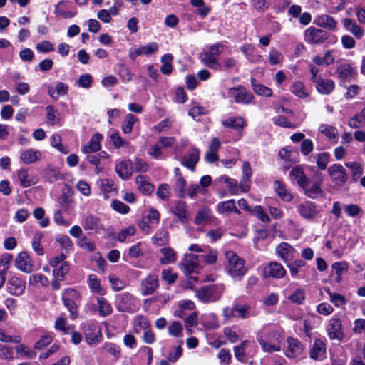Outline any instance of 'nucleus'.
Here are the masks:
<instances>
[{"mask_svg": "<svg viewBox=\"0 0 365 365\" xmlns=\"http://www.w3.org/2000/svg\"><path fill=\"white\" fill-rule=\"evenodd\" d=\"M282 329L275 324H268L257 334V340L264 352L279 351L281 349Z\"/></svg>", "mask_w": 365, "mask_h": 365, "instance_id": "obj_1", "label": "nucleus"}, {"mask_svg": "<svg viewBox=\"0 0 365 365\" xmlns=\"http://www.w3.org/2000/svg\"><path fill=\"white\" fill-rule=\"evenodd\" d=\"M225 269L230 277L238 280L242 279L247 270L245 260L232 250L225 252Z\"/></svg>", "mask_w": 365, "mask_h": 365, "instance_id": "obj_2", "label": "nucleus"}, {"mask_svg": "<svg viewBox=\"0 0 365 365\" xmlns=\"http://www.w3.org/2000/svg\"><path fill=\"white\" fill-rule=\"evenodd\" d=\"M61 299L64 307L68 309L71 319L78 317V307L82 296L80 292L73 288H68L63 291Z\"/></svg>", "mask_w": 365, "mask_h": 365, "instance_id": "obj_3", "label": "nucleus"}, {"mask_svg": "<svg viewBox=\"0 0 365 365\" xmlns=\"http://www.w3.org/2000/svg\"><path fill=\"white\" fill-rule=\"evenodd\" d=\"M224 292L221 284L203 286L196 290L197 297L202 302H213L220 299Z\"/></svg>", "mask_w": 365, "mask_h": 365, "instance_id": "obj_4", "label": "nucleus"}, {"mask_svg": "<svg viewBox=\"0 0 365 365\" xmlns=\"http://www.w3.org/2000/svg\"><path fill=\"white\" fill-rule=\"evenodd\" d=\"M223 46L217 43L209 46L208 51L200 54L202 62L215 70H222V65L217 61V56L222 53Z\"/></svg>", "mask_w": 365, "mask_h": 365, "instance_id": "obj_5", "label": "nucleus"}, {"mask_svg": "<svg viewBox=\"0 0 365 365\" xmlns=\"http://www.w3.org/2000/svg\"><path fill=\"white\" fill-rule=\"evenodd\" d=\"M160 217V212L156 209L150 207L143 214L138 226L144 233L149 234L158 225Z\"/></svg>", "mask_w": 365, "mask_h": 365, "instance_id": "obj_6", "label": "nucleus"}, {"mask_svg": "<svg viewBox=\"0 0 365 365\" xmlns=\"http://www.w3.org/2000/svg\"><path fill=\"white\" fill-rule=\"evenodd\" d=\"M85 341L91 346H96L102 341L103 335L101 328L93 322L85 323L81 325Z\"/></svg>", "mask_w": 365, "mask_h": 365, "instance_id": "obj_7", "label": "nucleus"}, {"mask_svg": "<svg viewBox=\"0 0 365 365\" xmlns=\"http://www.w3.org/2000/svg\"><path fill=\"white\" fill-rule=\"evenodd\" d=\"M138 299L129 292L118 294L115 299V306L119 312H134L138 307Z\"/></svg>", "mask_w": 365, "mask_h": 365, "instance_id": "obj_8", "label": "nucleus"}, {"mask_svg": "<svg viewBox=\"0 0 365 365\" xmlns=\"http://www.w3.org/2000/svg\"><path fill=\"white\" fill-rule=\"evenodd\" d=\"M297 210L301 217L310 222L316 221L319 217L321 212L315 202L308 200L299 203L297 206Z\"/></svg>", "mask_w": 365, "mask_h": 365, "instance_id": "obj_9", "label": "nucleus"}, {"mask_svg": "<svg viewBox=\"0 0 365 365\" xmlns=\"http://www.w3.org/2000/svg\"><path fill=\"white\" fill-rule=\"evenodd\" d=\"M326 331L329 339L341 341L344 333L341 319L336 316H333L329 319L326 327Z\"/></svg>", "mask_w": 365, "mask_h": 365, "instance_id": "obj_10", "label": "nucleus"}, {"mask_svg": "<svg viewBox=\"0 0 365 365\" xmlns=\"http://www.w3.org/2000/svg\"><path fill=\"white\" fill-rule=\"evenodd\" d=\"M178 266L186 276L192 277L193 274L197 272L199 267L198 256L192 253H186Z\"/></svg>", "mask_w": 365, "mask_h": 365, "instance_id": "obj_11", "label": "nucleus"}, {"mask_svg": "<svg viewBox=\"0 0 365 365\" xmlns=\"http://www.w3.org/2000/svg\"><path fill=\"white\" fill-rule=\"evenodd\" d=\"M329 38L327 31L309 26L304 32V39L307 43L312 45H319L324 43Z\"/></svg>", "mask_w": 365, "mask_h": 365, "instance_id": "obj_12", "label": "nucleus"}, {"mask_svg": "<svg viewBox=\"0 0 365 365\" xmlns=\"http://www.w3.org/2000/svg\"><path fill=\"white\" fill-rule=\"evenodd\" d=\"M227 97L233 99L235 103L249 104L251 103L254 96L242 86L230 88L227 91Z\"/></svg>", "mask_w": 365, "mask_h": 365, "instance_id": "obj_13", "label": "nucleus"}, {"mask_svg": "<svg viewBox=\"0 0 365 365\" xmlns=\"http://www.w3.org/2000/svg\"><path fill=\"white\" fill-rule=\"evenodd\" d=\"M327 173L331 180L337 186H342L347 181L346 170L341 164L331 165L328 168Z\"/></svg>", "mask_w": 365, "mask_h": 365, "instance_id": "obj_14", "label": "nucleus"}, {"mask_svg": "<svg viewBox=\"0 0 365 365\" xmlns=\"http://www.w3.org/2000/svg\"><path fill=\"white\" fill-rule=\"evenodd\" d=\"M304 195L310 199H317L323 195L322 173L318 175V180L312 182H307L302 188Z\"/></svg>", "mask_w": 365, "mask_h": 365, "instance_id": "obj_15", "label": "nucleus"}, {"mask_svg": "<svg viewBox=\"0 0 365 365\" xmlns=\"http://www.w3.org/2000/svg\"><path fill=\"white\" fill-rule=\"evenodd\" d=\"M81 225L83 229L89 233H98L104 230L100 217L92 214L85 216Z\"/></svg>", "mask_w": 365, "mask_h": 365, "instance_id": "obj_16", "label": "nucleus"}, {"mask_svg": "<svg viewBox=\"0 0 365 365\" xmlns=\"http://www.w3.org/2000/svg\"><path fill=\"white\" fill-rule=\"evenodd\" d=\"M310 358L315 361H322L327 356L326 344L320 339H315L309 349Z\"/></svg>", "mask_w": 365, "mask_h": 365, "instance_id": "obj_17", "label": "nucleus"}, {"mask_svg": "<svg viewBox=\"0 0 365 365\" xmlns=\"http://www.w3.org/2000/svg\"><path fill=\"white\" fill-rule=\"evenodd\" d=\"M16 267L26 273H31L34 269L33 262L26 252H20L15 259Z\"/></svg>", "mask_w": 365, "mask_h": 365, "instance_id": "obj_18", "label": "nucleus"}, {"mask_svg": "<svg viewBox=\"0 0 365 365\" xmlns=\"http://www.w3.org/2000/svg\"><path fill=\"white\" fill-rule=\"evenodd\" d=\"M287 343L284 354L287 357L296 358L302 354L303 345L298 339L290 337L287 339Z\"/></svg>", "mask_w": 365, "mask_h": 365, "instance_id": "obj_19", "label": "nucleus"}, {"mask_svg": "<svg viewBox=\"0 0 365 365\" xmlns=\"http://www.w3.org/2000/svg\"><path fill=\"white\" fill-rule=\"evenodd\" d=\"M26 282L17 277H11L7 282V291L12 295L20 296L25 290Z\"/></svg>", "mask_w": 365, "mask_h": 365, "instance_id": "obj_20", "label": "nucleus"}, {"mask_svg": "<svg viewBox=\"0 0 365 365\" xmlns=\"http://www.w3.org/2000/svg\"><path fill=\"white\" fill-rule=\"evenodd\" d=\"M276 252L286 264L293 260L296 250L289 244L282 242L276 247Z\"/></svg>", "mask_w": 365, "mask_h": 365, "instance_id": "obj_21", "label": "nucleus"}, {"mask_svg": "<svg viewBox=\"0 0 365 365\" xmlns=\"http://www.w3.org/2000/svg\"><path fill=\"white\" fill-rule=\"evenodd\" d=\"M158 287V276L155 274H150L141 282V293L143 296L152 294Z\"/></svg>", "mask_w": 365, "mask_h": 365, "instance_id": "obj_22", "label": "nucleus"}, {"mask_svg": "<svg viewBox=\"0 0 365 365\" xmlns=\"http://www.w3.org/2000/svg\"><path fill=\"white\" fill-rule=\"evenodd\" d=\"M264 275L274 279H281L285 276L287 271L283 266L277 262H270L264 270Z\"/></svg>", "mask_w": 365, "mask_h": 365, "instance_id": "obj_23", "label": "nucleus"}, {"mask_svg": "<svg viewBox=\"0 0 365 365\" xmlns=\"http://www.w3.org/2000/svg\"><path fill=\"white\" fill-rule=\"evenodd\" d=\"M200 150L196 148L190 149L182 160V165L194 171L200 159Z\"/></svg>", "mask_w": 365, "mask_h": 365, "instance_id": "obj_24", "label": "nucleus"}, {"mask_svg": "<svg viewBox=\"0 0 365 365\" xmlns=\"http://www.w3.org/2000/svg\"><path fill=\"white\" fill-rule=\"evenodd\" d=\"M242 176L240 182L241 192H247L250 190V178L252 175V170L249 162L245 161L242 166Z\"/></svg>", "mask_w": 365, "mask_h": 365, "instance_id": "obj_25", "label": "nucleus"}, {"mask_svg": "<svg viewBox=\"0 0 365 365\" xmlns=\"http://www.w3.org/2000/svg\"><path fill=\"white\" fill-rule=\"evenodd\" d=\"M314 24L327 30L334 31L337 27V21L331 16L321 14L314 19Z\"/></svg>", "mask_w": 365, "mask_h": 365, "instance_id": "obj_26", "label": "nucleus"}, {"mask_svg": "<svg viewBox=\"0 0 365 365\" xmlns=\"http://www.w3.org/2000/svg\"><path fill=\"white\" fill-rule=\"evenodd\" d=\"M19 184L23 187H29L37 183V178L29 173L28 169H19L16 172Z\"/></svg>", "mask_w": 365, "mask_h": 365, "instance_id": "obj_27", "label": "nucleus"}, {"mask_svg": "<svg viewBox=\"0 0 365 365\" xmlns=\"http://www.w3.org/2000/svg\"><path fill=\"white\" fill-rule=\"evenodd\" d=\"M133 165L130 160H122L115 165V170L118 176L123 179H128L133 173Z\"/></svg>", "mask_w": 365, "mask_h": 365, "instance_id": "obj_28", "label": "nucleus"}, {"mask_svg": "<svg viewBox=\"0 0 365 365\" xmlns=\"http://www.w3.org/2000/svg\"><path fill=\"white\" fill-rule=\"evenodd\" d=\"M96 184L106 198L109 197L110 195L116 192V186L111 179H100L96 182Z\"/></svg>", "mask_w": 365, "mask_h": 365, "instance_id": "obj_29", "label": "nucleus"}, {"mask_svg": "<svg viewBox=\"0 0 365 365\" xmlns=\"http://www.w3.org/2000/svg\"><path fill=\"white\" fill-rule=\"evenodd\" d=\"M103 136L100 133H96L92 135L89 142H88L83 148V152L86 154L96 153L101 149V141Z\"/></svg>", "mask_w": 365, "mask_h": 365, "instance_id": "obj_30", "label": "nucleus"}, {"mask_svg": "<svg viewBox=\"0 0 365 365\" xmlns=\"http://www.w3.org/2000/svg\"><path fill=\"white\" fill-rule=\"evenodd\" d=\"M317 91L323 95L330 94L335 88V83L333 80L321 78L314 83Z\"/></svg>", "mask_w": 365, "mask_h": 365, "instance_id": "obj_31", "label": "nucleus"}, {"mask_svg": "<svg viewBox=\"0 0 365 365\" xmlns=\"http://www.w3.org/2000/svg\"><path fill=\"white\" fill-rule=\"evenodd\" d=\"M175 181L174 184V190L179 197H185L186 192L185 187L186 186V180L182 175L180 169L176 168L174 170Z\"/></svg>", "mask_w": 365, "mask_h": 365, "instance_id": "obj_32", "label": "nucleus"}, {"mask_svg": "<svg viewBox=\"0 0 365 365\" xmlns=\"http://www.w3.org/2000/svg\"><path fill=\"white\" fill-rule=\"evenodd\" d=\"M342 22L345 29L351 32L357 39L363 37L364 30L354 20L346 18Z\"/></svg>", "mask_w": 365, "mask_h": 365, "instance_id": "obj_33", "label": "nucleus"}, {"mask_svg": "<svg viewBox=\"0 0 365 365\" xmlns=\"http://www.w3.org/2000/svg\"><path fill=\"white\" fill-rule=\"evenodd\" d=\"M234 310L235 311L236 318L245 319L255 316V313L247 304H234Z\"/></svg>", "mask_w": 365, "mask_h": 365, "instance_id": "obj_34", "label": "nucleus"}, {"mask_svg": "<svg viewBox=\"0 0 365 365\" xmlns=\"http://www.w3.org/2000/svg\"><path fill=\"white\" fill-rule=\"evenodd\" d=\"M41 157V153L38 150L29 148L21 153L20 160L24 164H32L38 161Z\"/></svg>", "mask_w": 365, "mask_h": 365, "instance_id": "obj_35", "label": "nucleus"}, {"mask_svg": "<svg viewBox=\"0 0 365 365\" xmlns=\"http://www.w3.org/2000/svg\"><path fill=\"white\" fill-rule=\"evenodd\" d=\"M290 176L297 182V185L302 188L310 180L307 177L302 167L296 166L290 172Z\"/></svg>", "mask_w": 365, "mask_h": 365, "instance_id": "obj_36", "label": "nucleus"}, {"mask_svg": "<svg viewBox=\"0 0 365 365\" xmlns=\"http://www.w3.org/2000/svg\"><path fill=\"white\" fill-rule=\"evenodd\" d=\"M88 287L92 293L103 296L106 294V289L101 286V280L95 274H90L87 281Z\"/></svg>", "mask_w": 365, "mask_h": 365, "instance_id": "obj_37", "label": "nucleus"}, {"mask_svg": "<svg viewBox=\"0 0 365 365\" xmlns=\"http://www.w3.org/2000/svg\"><path fill=\"white\" fill-rule=\"evenodd\" d=\"M135 182L138 185V189L142 193L150 195L154 190V186L150 182L147 176L140 175L136 177Z\"/></svg>", "mask_w": 365, "mask_h": 365, "instance_id": "obj_38", "label": "nucleus"}, {"mask_svg": "<svg viewBox=\"0 0 365 365\" xmlns=\"http://www.w3.org/2000/svg\"><path fill=\"white\" fill-rule=\"evenodd\" d=\"M222 124L225 128H232L235 130H242L247 125L245 120L240 116L230 117L222 120Z\"/></svg>", "mask_w": 365, "mask_h": 365, "instance_id": "obj_39", "label": "nucleus"}, {"mask_svg": "<svg viewBox=\"0 0 365 365\" xmlns=\"http://www.w3.org/2000/svg\"><path fill=\"white\" fill-rule=\"evenodd\" d=\"M171 210L181 222L187 220V206L185 202L177 201L172 207Z\"/></svg>", "mask_w": 365, "mask_h": 365, "instance_id": "obj_40", "label": "nucleus"}, {"mask_svg": "<svg viewBox=\"0 0 365 365\" xmlns=\"http://www.w3.org/2000/svg\"><path fill=\"white\" fill-rule=\"evenodd\" d=\"M13 256L10 253H4L0 257V277L1 282L0 283V287L3 286L5 282V274L7 270L9 269Z\"/></svg>", "mask_w": 365, "mask_h": 365, "instance_id": "obj_41", "label": "nucleus"}, {"mask_svg": "<svg viewBox=\"0 0 365 365\" xmlns=\"http://www.w3.org/2000/svg\"><path fill=\"white\" fill-rule=\"evenodd\" d=\"M96 302L98 304V313L99 316L106 317L110 315L113 313V307L111 304L106 298L98 297L96 298Z\"/></svg>", "mask_w": 365, "mask_h": 365, "instance_id": "obj_42", "label": "nucleus"}, {"mask_svg": "<svg viewBox=\"0 0 365 365\" xmlns=\"http://www.w3.org/2000/svg\"><path fill=\"white\" fill-rule=\"evenodd\" d=\"M163 257L160 259V262L162 264H169L176 262L177 252L170 247H166L160 249V250Z\"/></svg>", "mask_w": 365, "mask_h": 365, "instance_id": "obj_43", "label": "nucleus"}, {"mask_svg": "<svg viewBox=\"0 0 365 365\" xmlns=\"http://www.w3.org/2000/svg\"><path fill=\"white\" fill-rule=\"evenodd\" d=\"M290 91L297 97L305 98L309 96V91L305 85L299 81H296L290 86Z\"/></svg>", "mask_w": 365, "mask_h": 365, "instance_id": "obj_44", "label": "nucleus"}, {"mask_svg": "<svg viewBox=\"0 0 365 365\" xmlns=\"http://www.w3.org/2000/svg\"><path fill=\"white\" fill-rule=\"evenodd\" d=\"M70 4L65 1H61L56 6L57 15H61L65 19L73 17L76 14V11L70 9Z\"/></svg>", "mask_w": 365, "mask_h": 365, "instance_id": "obj_45", "label": "nucleus"}, {"mask_svg": "<svg viewBox=\"0 0 365 365\" xmlns=\"http://www.w3.org/2000/svg\"><path fill=\"white\" fill-rule=\"evenodd\" d=\"M212 217L211 210L207 207H203L197 212L194 222L197 225H203L209 222Z\"/></svg>", "mask_w": 365, "mask_h": 365, "instance_id": "obj_46", "label": "nucleus"}, {"mask_svg": "<svg viewBox=\"0 0 365 365\" xmlns=\"http://www.w3.org/2000/svg\"><path fill=\"white\" fill-rule=\"evenodd\" d=\"M201 323L206 329H216L219 327L218 318L213 313L204 314L202 317Z\"/></svg>", "mask_w": 365, "mask_h": 365, "instance_id": "obj_47", "label": "nucleus"}, {"mask_svg": "<svg viewBox=\"0 0 365 365\" xmlns=\"http://www.w3.org/2000/svg\"><path fill=\"white\" fill-rule=\"evenodd\" d=\"M133 329L135 333L139 334L142 331H145L150 329V324L147 317L138 315L133 319Z\"/></svg>", "mask_w": 365, "mask_h": 365, "instance_id": "obj_48", "label": "nucleus"}, {"mask_svg": "<svg viewBox=\"0 0 365 365\" xmlns=\"http://www.w3.org/2000/svg\"><path fill=\"white\" fill-rule=\"evenodd\" d=\"M99 349L111 355L115 361L118 360L121 355L120 347L112 342L104 343Z\"/></svg>", "mask_w": 365, "mask_h": 365, "instance_id": "obj_49", "label": "nucleus"}, {"mask_svg": "<svg viewBox=\"0 0 365 365\" xmlns=\"http://www.w3.org/2000/svg\"><path fill=\"white\" fill-rule=\"evenodd\" d=\"M68 91V86L64 83L58 82L55 88L49 86L48 94L53 99H58L61 96H65Z\"/></svg>", "mask_w": 365, "mask_h": 365, "instance_id": "obj_50", "label": "nucleus"}, {"mask_svg": "<svg viewBox=\"0 0 365 365\" xmlns=\"http://www.w3.org/2000/svg\"><path fill=\"white\" fill-rule=\"evenodd\" d=\"M250 82L252 89L256 94L265 97H271L273 95V92L271 88L258 83L255 78H252Z\"/></svg>", "mask_w": 365, "mask_h": 365, "instance_id": "obj_51", "label": "nucleus"}, {"mask_svg": "<svg viewBox=\"0 0 365 365\" xmlns=\"http://www.w3.org/2000/svg\"><path fill=\"white\" fill-rule=\"evenodd\" d=\"M195 308V304L190 299L182 300L178 303V309L174 312V316L178 318H184L185 310H193Z\"/></svg>", "mask_w": 365, "mask_h": 365, "instance_id": "obj_52", "label": "nucleus"}, {"mask_svg": "<svg viewBox=\"0 0 365 365\" xmlns=\"http://www.w3.org/2000/svg\"><path fill=\"white\" fill-rule=\"evenodd\" d=\"M250 344L251 342L250 341L245 340L240 345L234 347L235 356L238 361L242 362H245L247 361L245 351Z\"/></svg>", "mask_w": 365, "mask_h": 365, "instance_id": "obj_53", "label": "nucleus"}, {"mask_svg": "<svg viewBox=\"0 0 365 365\" xmlns=\"http://www.w3.org/2000/svg\"><path fill=\"white\" fill-rule=\"evenodd\" d=\"M191 4L197 8L198 15L204 19L211 12V7L206 4L203 0H190Z\"/></svg>", "mask_w": 365, "mask_h": 365, "instance_id": "obj_54", "label": "nucleus"}, {"mask_svg": "<svg viewBox=\"0 0 365 365\" xmlns=\"http://www.w3.org/2000/svg\"><path fill=\"white\" fill-rule=\"evenodd\" d=\"M274 190L278 196L284 201L290 202L293 197L292 194L286 189L284 185L280 181H275Z\"/></svg>", "mask_w": 365, "mask_h": 365, "instance_id": "obj_55", "label": "nucleus"}, {"mask_svg": "<svg viewBox=\"0 0 365 365\" xmlns=\"http://www.w3.org/2000/svg\"><path fill=\"white\" fill-rule=\"evenodd\" d=\"M217 209L219 212L225 213L230 212H234L237 214H240V210L236 207L235 200H229L227 201L221 202L217 205Z\"/></svg>", "mask_w": 365, "mask_h": 365, "instance_id": "obj_56", "label": "nucleus"}, {"mask_svg": "<svg viewBox=\"0 0 365 365\" xmlns=\"http://www.w3.org/2000/svg\"><path fill=\"white\" fill-rule=\"evenodd\" d=\"M29 283L32 286L47 287L49 284V281L43 274L37 273L29 277Z\"/></svg>", "mask_w": 365, "mask_h": 365, "instance_id": "obj_57", "label": "nucleus"}, {"mask_svg": "<svg viewBox=\"0 0 365 365\" xmlns=\"http://www.w3.org/2000/svg\"><path fill=\"white\" fill-rule=\"evenodd\" d=\"M168 240V232L165 229H159L152 237V242L158 246H162Z\"/></svg>", "mask_w": 365, "mask_h": 365, "instance_id": "obj_58", "label": "nucleus"}, {"mask_svg": "<svg viewBox=\"0 0 365 365\" xmlns=\"http://www.w3.org/2000/svg\"><path fill=\"white\" fill-rule=\"evenodd\" d=\"M337 73L341 79L346 80L354 76L355 70L350 64H343L337 68Z\"/></svg>", "mask_w": 365, "mask_h": 365, "instance_id": "obj_59", "label": "nucleus"}, {"mask_svg": "<svg viewBox=\"0 0 365 365\" xmlns=\"http://www.w3.org/2000/svg\"><path fill=\"white\" fill-rule=\"evenodd\" d=\"M110 143L116 149L128 147L130 143L120 135L118 132H113L110 135Z\"/></svg>", "mask_w": 365, "mask_h": 365, "instance_id": "obj_60", "label": "nucleus"}, {"mask_svg": "<svg viewBox=\"0 0 365 365\" xmlns=\"http://www.w3.org/2000/svg\"><path fill=\"white\" fill-rule=\"evenodd\" d=\"M327 293L329 297L330 302L336 307L341 308L346 304V299L344 296L336 292H332L329 290H328Z\"/></svg>", "mask_w": 365, "mask_h": 365, "instance_id": "obj_61", "label": "nucleus"}, {"mask_svg": "<svg viewBox=\"0 0 365 365\" xmlns=\"http://www.w3.org/2000/svg\"><path fill=\"white\" fill-rule=\"evenodd\" d=\"M345 165L351 170L354 181H356L362 175L364 170L361 165L358 162H347Z\"/></svg>", "mask_w": 365, "mask_h": 365, "instance_id": "obj_62", "label": "nucleus"}, {"mask_svg": "<svg viewBox=\"0 0 365 365\" xmlns=\"http://www.w3.org/2000/svg\"><path fill=\"white\" fill-rule=\"evenodd\" d=\"M319 130L330 140H335L337 137V129L332 125L322 124L319 128Z\"/></svg>", "mask_w": 365, "mask_h": 365, "instance_id": "obj_63", "label": "nucleus"}, {"mask_svg": "<svg viewBox=\"0 0 365 365\" xmlns=\"http://www.w3.org/2000/svg\"><path fill=\"white\" fill-rule=\"evenodd\" d=\"M168 334L176 338L182 337L183 336V327L180 322H173L168 328Z\"/></svg>", "mask_w": 365, "mask_h": 365, "instance_id": "obj_64", "label": "nucleus"}]
</instances>
